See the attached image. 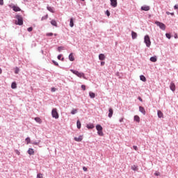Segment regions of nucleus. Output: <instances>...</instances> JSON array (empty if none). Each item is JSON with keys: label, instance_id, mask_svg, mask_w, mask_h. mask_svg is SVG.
Masks as SVG:
<instances>
[{"label": "nucleus", "instance_id": "obj_23", "mask_svg": "<svg viewBox=\"0 0 178 178\" xmlns=\"http://www.w3.org/2000/svg\"><path fill=\"white\" fill-rule=\"evenodd\" d=\"M140 79L141 81H144V82L147 81V78H145V76L144 75H140Z\"/></svg>", "mask_w": 178, "mask_h": 178}, {"label": "nucleus", "instance_id": "obj_3", "mask_svg": "<svg viewBox=\"0 0 178 178\" xmlns=\"http://www.w3.org/2000/svg\"><path fill=\"white\" fill-rule=\"evenodd\" d=\"M72 73L74 74H76L78 77L86 79V75H84V73L83 72H79V71H74L73 70H71Z\"/></svg>", "mask_w": 178, "mask_h": 178}, {"label": "nucleus", "instance_id": "obj_32", "mask_svg": "<svg viewBox=\"0 0 178 178\" xmlns=\"http://www.w3.org/2000/svg\"><path fill=\"white\" fill-rule=\"evenodd\" d=\"M19 70H20L19 69V67H15V74H18Z\"/></svg>", "mask_w": 178, "mask_h": 178}, {"label": "nucleus", "instance_id": "obj_25", "mask_svg": "<svg viewBox=\"0 0 178 178\" xmlns=\"http://www.w3.org/2000/svg\"><path fill=\"white\" fill-rule=\"evenodd\" d=\"M76 126H77V129H81V122H80V120H78L76 122Z\"/></svg>", "mask_w": 178, "mask_h": 178}, {"label": "nucleus", "instance_id": "obj_52", "mask_svg": "<svg viewBox=\"0 0 178 178\" xmlns=\"http://www.w3.org/2000/svg\"><path fill=\"white\" fill-rule=\"evenodd\" d=\"M138 99L140 101V102H143V99L140 97H138Z\"/></svg>", "mask_w": 178, "mask_h": 178}, {"label": "nucleus", "instance_id": "obj_35", "mask_svg": "<svg viewBox=\"0 0 178 178\" xmlns=\"http://www.w3.org/2000/svg\"><path fill=\"white\" fill-rule=\"evenodd\" d=\"M165 37H167V38H168V40H170L172 36L170 35V33H166Z\"/></svg>", "mask_w": 178, "mask_h": 178}, {"label": "nucleus", "instance_id": "obj_24", "mask_svg": "<svg viewBox=\"0 0 178 178\" xmlns=\"http://www.w3.org/2000/svg\"><path fill=\"white\" fill-rule=\"evenodd\" d=\"M17 85L16 84V82H13L11 84V88L15 90V88H17Z\"/></svg>", "mask_w": 178, "mask_h": 178}, {"label": "nucleus", "instance_id": "obj_5", "mask_svg": "<svg viewBox=\"0 0 178 178\" xmlns=\"http://www.w3.org/2000/svg\"><path fill=\"white\" fill-rule=\"evenodd\" d=\"M96 130H97V134L99 136H104V132H102V127L100 124L96 126Z\"/></svg>", "mask_w": 178, "mask_h": 178}, {"label": "nucleus", "instance_id": "obj_58", "mask_svg": "<svg viewBox=\"0 0 178 178\" xmlns=\"http://www.w3.org/2000/svg\"><path fill=\"white\" fill-rule=\"evenodd\" d=\"M172 15H173V13H171Z\"/></svg>", "mask_w": 178, "mask_h": 178}, {"label": "nucleus", "instance_id": "obj_34", "mask_svg": "<svg viewBox=\"0 0 178 178\" xmlns=\"http://www.w3.org/2000/svg\"><path fill=\"white\" fill-rule=\"evenodd\" d=\"M47 37H52L54 35V33H48L46 34Z\"/></svg>", "mask_w": 178, "mask_h": 178}, {"label": "nucleus", "instance_id": "obj_46", "mask_svg": "<svg viewBox=\"0 0 178 178\" xmlns=\"http://www.w3.org/2000/svg\"><path fill=\"white\" fill-rule=\"evenodd\" d=\"M61 58H62V55L60 54V55L58 56V59L59 60H60Z\"/></svg>", "mask_w": 178, "mask_h": 178}, {"label": "nucleus", "instance_id": "obj_55", "mask_svg": "<svg viewBox=\"0 0 178 178\" xmlns=\"http://www.w3.org/2000/svg\"><path fill=\"white\" fill-rule=\"evenodd\" d=\"M0 74H2V69L0 68Z\"/></svg>", "mask_w": 178, "mask_h": 178}, {"label": "nucleus", "instance_id": "obj_9", "mask_svg": "<svg viewBox=\"0 0 178 178\" xmlns=\"http://www.w3.org/2000/svg\"><path fill=\"white\" fill-rule=\"evenodd\" d=\"M74 140L77 141L78 143L83 141V136H79L78 138L75 137Z\"/></svg>", "mask_w": 178, "mask_h": 178}, {"label": "nucleus", "instance_id": "obj_54", "mask_svg": "<svg viewBox=\"0 0 178 178\" xmlns=\"http://www.w3.org/2000/svg\"><path fill=\"white\" fill-rule=\"evenodd\" d=\"M120 122L122 123V122H123V118L120 119Z\"/></svg>", "mask_w": 178, "mask_h": 178}, {"label": "nucleus", "instance_id": "obj_59", "mask_svg": "<svg viewBox=\"0 0 178 178\" xmlns=\"http://www.w3.org/2000/svg\"><path fill=\"white\" fill-rule=\"evenodd\" d=\"M81 1H84V0H81Z\"/></svg>", "mask_w": 178, "mask_h": 178}, {"label": "nucleus", "instance_id": "obj_48", "mask_svg": "<svg viewBox=\"0 0 178 178\" xmlns=\"http://www.w3.org/2000/svg\"><path fill=\"white\" fill-rule=\"evenodd\" d=\"M0 5H3V0H0Z\"/></svg>", "mask_w": 178, "mask_h": 178}, {"label": "nucleus", "instance_id": "obj_29", "mask_svg": "<svg viewBox=\"0 0 178 178\" xmlns=\"http://www.w3.org/2000/svg\"><path fill=\"white\" fill-rule=\"evenodd\" d=\"M89 96L90 97V98H94L95 97V93H94L92 92H90Z\"/></svg>", "mask_w": 178, "mask_h": 178}, {"label": "nucleus", "instance_id": "obj_12", "mask_svg": "<svg viewBox=\"0 0 178 178\" xmlns=\"http://www.w3.org/2000/svg\"><path fill=\"white\" fill-rule=\"evenodd\" d=\"M47 10H49V12H51V13H55V9L54 8V7L47 6Z\"/></svg>", "mask_w": 178, "mask_h": 178}, {"label": "nucleus", "instance_id": "obj_17", "mask_svg": "<svg viewBox=\"0 0 178 178\" xmlns=\"http://www.w3.org/2000/svg\"><path fill=\"white\" fill-rule=\"evenodd\" d=\"M28 154L29 155H34V149L29 148L28 150Z\"/></svg>", "mask_w": 178, "mask_h": 178}, {"label": "nucleus", "instance_id": "obj_28", "mask_svg": "<svg viewBox=\"0 0 178 178\" xmlns=\"http://www.w3.org/2000/svg\"><path fill=\"white\" fill-rule=\"evenodd\" d=\"M150 60H151V62H156V60H157L156 56L151 57Z\"/></svg>", "mask_w": 178, "mask_h": 178}, {"label": "nucleus", "instance_id": "obj_57", "mask_svg": "<svg viewBox=\"0 0 178 178\" xmlns=\"http://www.w3.org/2000/svg\"><path fill=\"white\" fill-rule=\"evenodd\" d=\"M54 35L56 36V33H55Z\"/></svg>", "mask_w": 178, "mask_h": 178}, {"label": "nucleus", "instance_id": "obj_10", "mask_svg": "<svg viewBox=\"0 0 178 178\" xmlns=\"http://www.w3.org/2000/svg\"><path fill=\"white\" fill-rule=\"evenodd\" d=\"M141 10H145V12H148V10H149V6H143L141 7Z\"/></svg>", "mask_w": 178, "mask_h": 178}, {"label": "nucleus", "instance_id": "obj_53", "mask_svg": "<svg viewBox=\"0 0 178 178\" xmlns=\"http://www.w3.org/2000/svg\"><path fill=\"white\" fill-rule=\"evenodd\" d=\"M175 38H178L177 33H175Z\"/></svg>", "mask_w": 178, "mask_h": 178}, {"label": "nucleus", "instance_id": "obj_26", "mask_svg": "<svg viewBox=\"0 0 178 178\" xmlns=\"http://www.w3.org/2000/svg\"><path fill=\"white\" fill-rule=\"evenodd\" d=\"M77 112H78V110L76 108H74V109L72 110L71 114L72 115H76V113H77Z\"/></svg>", "mask_w": 178, "mask_h": 178}, {"label": "nucleus", "instance_id": "obj_18", "mask_svg": "<svg viewBox=\"0 0 178 178\" xmlns=\"http://www.w3.org/2000/svg\"><path fill=\"white\" fill-rule=\"evenodd\" d=\"M51 24L52 26H54L55 27H58V23L56 22V20L53 19L51 21Z\"/></svg>", "mask_w": 178, "mask_h": 178}, {"label": "nucleus", "instance_id": "obj_27", "mask_svg": "<svg viewBox=\"0 0 178 178\" xmlns=\"http://www.w3.org/2000/svg\"><path fill=\"white\" fill-rule=\"evenodd\" d=\"M70 27H73V26H74V22L73 21V18L70 19Z\"/></svg>", "mask_w": 178, "mask_h": 178}, {"label": "nucleus", "instance_id": "obj_37", "mask_svg": "<svg viewBox=\"0 0 178 178\" xmlns=\"http://www.w3.org/2000/svg\"><path fill=\"white\" fill-rule=\"evenodd\" d=\"M48 19V15H46L44 17H42V20H47Z\"/></svg>", "mask_w": 178, "mask_h": 178}, {"label": "nucleus", "instance_id": "obj_47", "mask_svg": "<svg viewBox=\"0 0 178 178\" xmlns=\"http://www.w3.org/2000/svg\"><path fill=\"white\" fill-rule=\"evenodd\" d=\"M83 170H84V172H87V168L83 167Z\"/></svg>", "mask_w": 178, "mask_h": 178}, {"label": "nucleus", "instance_id": "obj_51", "mask_svg": "<svg viewBox=\"0 0 178 178\" xmlns=\"http://www.w3.org/2000/svg\"><path fill=\"white\" fill-rule=\"evenodd\" d=\"M104 65H105V62L102 61V62L101 63V66H104Z\"/></svg>", "mask_w": 178, "mask_h": 178}, {"label": "nucleus", "instance_id": "obj_11", "mask_svg": "<svg viewBox=\"0 0 178 178\" xmlns=\"http://www.w3.org/2000/svg\"><path fill=\"white\" fill-rule=\"evenodd\" d=\"M112 116H113V109L110 108L108 109V118H112Z\"/></svg>", "mask_w": 178, "mask_h": 178}, {"label": "nucleus", "instance_id": "obj_45", "mask_svg": "<svg viewBox=\"0 0 178 178\" xmlns=\"http://www.w3.org/2000/svg\"><path fill=\"white\" fill-rule=\"evenodd\" d=\"M133 148H134V149H135V151H137V149H138V148L136 145H134Z\"/></svg>", "mask_w": 178, "mask_h": 178}, {"label": "nucleus", "instance_id": "obj_8", "mask_svg": "<svg viewBox=\"0 0 178 178\" xmlns=\"http://www.w3.org/2000/svg\"><path fill=\"white\" fill-rule=\"evenodd\" d=\"M170 88L171 91H175L176 90V85H175V83L171 82L170 85Z\"/></svg>", "mask_w": 178, "mask_h": 178}, {"label": "nucleus", "instance_id": "obj_20", "mask_svg": "<svg viewBox=\"0 0 178 178\" xmlns=\"http://www.w3.org/2000/svg\"><path fill=\"white\" fill-rule=\"evenodd\" d=\"M157 115H158V117L160 118H163V113H162V111L159 110L157 111Z\"/></svg>", "mask_w": 178, "mask_h": 178}, {"label": "nucleus", "instance_id": "obj_50", "mask_svg": "<svg viewBox=\"0 0 178 178\" xmlns=\"http://www.w3.org/2000/svg\"><path fill=\"white\" fill-rule=\"evenodd\" d=\"M174 9H178V5H175V6H174Z\"/></svg>", "mask_w": 178, "mask_h": 178}, {"label": "nucleus", "instance_id": "obj_40", "mask_svg": "<svg viewBox=\"0 0 178 178\" xmlns=\"http://www.w3.org/2000/svg\"><path fill=\"white\" fill-rule=\"evenodd\" d=\"M15 154H17V155H20V152L19 150L15 149Z\"/></svg>", "mask_w": 178, "mask_h": 178}, {"label": "nucleus", "instance_id": "obj_22", "mask_svg": "<svg viewBox=\"0 0 178 178\" xmlns=\"http://www.w3.org/2000/svg\"><path fill=\"white\" fill-rule=\"evenodd\" d=\"M35 122H37V123H40V124L42 123V120H41V118H40L38 117L35 118Z\"/></svg>", "mask_w": 178, "mask_h": 178}, {"label": "nucleus", "instance_id": "obj_30", "mask_svg": "<svg viewBox=\"0 0 178 178\" xmlns=\"http://www.w3.org/2000/svg\"><path fill=\"white\" fill-rule=\"evenodd\" d=\"M25 141L26 144H30V143H31V139H30V138L28 137L25 139Z\"/></svg>", "mask_w": 178, "mask_h": 178}, {"label": "nucleus", "instance_id": "obj_19", "mask_svg": "<svg viewBox=\"0 0 178 178\" xmlns=\"http://www.w3.org/2000/svg\"><path fill=\"white\" fill-rule=\"evenodd\" d=\"M69 59L71 62H73V60H74V56H73V53H71L69 55Z\"/></svg>", "mask_w": 178, "mask_h": 178}, {"label": "nucleus", "instance_id": "obj_56", "mask_svg": "<svg viewBox=\"0 0 178 178\" xmlns=\"http://www.w3.org/2000/svg\"><path fill=\"white\" fill-rule=\"evenodd\" d=\"M33 144H34L35 145H38V143H35V142H34Z\"/></svg>", "mask_w": 178, "mask_h": 178}, {"label": "nucleus", "instance_id": "obj_16", "mask_svg": "<svg viewBox=\"0 0 178 178\" xmlns=\"http://www.w3.org/2000/svg\"><path fill=\"white\" fill-rule=\"evenodd\" d=\"M131 37L133 40H136L137 38V33L132 31L131 32Z\"/></svg>", "mask_w": 178, "mask_h": 178}, {"label": "nucleus", "instance_id": "obj_1", "mask_svg": "<svg viewBox=\"0 0 178 178\" xmlns=\"http://www.w3.org/2000/svg\"><path fill=\"white\" fill-rule=\"evenodd\" d=\"M15 18L17 19L15 24H17L18 26H23V17L21 15H16Z\"/></svg>", "mask_w": 178, "mask_h": 178}, {"label": "nucleus", "instance_id": "obj_38", "mask_svg": "<svg viewBox=\"0 0 178 178\" xmlns=\"http://www.w3.org/2000/svg\"><path fill=\"white\" fill-rule=\"evenodd\" d=\"M42 173H39L37 175V178H42Z\"/></svg>", "mask_w": 178, "mask_h": 178}, {"label": "nucleus", "instance_id": "obj_36", "mask_svg": "<svg viewBox=\"0 0 178 178\" xmlns=\"http://www.w3.org/2000/svg\"><path fill=\"white\" fill-rule=\"evenodd\" d=\"M106 15L108 16V17H109L111 16V13L109 12V10H106Z\"/></svg>", "mask_w": 178, "mask_h": 178}, {"label": "nucleus", "instance_id": "obj_13", "mask_svg": "<svg viewBox=\"0 0 178 178\" xmlns=\"http://www.w3.org/2000/svg\"><path fill=\"white\" fill-rule=\"evenodd\" d=\"M13 9L14 12H20V10H22V9H20L19 7H17L16 6H14L13 7Z\"/></svg>", "mask_w": 178, "mask_h": 178}, {"label": "nucleus", "instance_id": "obj_41", "mask_svg": "<svg viewBox=\"0 0 178 178\" xmlns=\"http://www.w3.org/2000/svg\"><path fill=\"white\" fill-rule=\"evenodd\" d=\"M28 31L31 32L33 31V27H29L27 29Z\"/></svg>", "mask_w": 178, "mask_h": 178}, {"label": "nucleus", "instance_id": "obj_21", "mask_svg": "<svg viewBox=\"0 0 178 178\" xmlns=\"http://www.w3.org/2000/svg\"><path fill=\"white\" fill-rule=\"evenodd\" d=\"M134 121L137 122V123H140V117L138 115L134 116Z\"/></svg>", "mask_w": 178, "mask_h": 178}, {"label": "nucleus", "instance_id": "obj_39", "mask_svg": "<svg viewBox=\"0 0 178 178\" xmlns=\"http://www.w3.org/2000/svg\"><path fill=\"white\" fill-rule=\"evenodd\" d=\"M63 47H58V52H60V51H63Z\"/></svg>", "mask_w": 178, "mask_h": 178}, {"label": "nucleus", "instance_id": "obj_43", "mask_svg": "<svg viewBox=\"0 0 178 178\" xmlns=\"http://www.w3.org/2000/svg\"><path fill=\"white\" fill-rule=\"evenodd\" d=\"M53 63H54L55 66H59V64L56 61H53Z\"/></svg>", "mask_w": 178, "mask_h": 178}, {"label": "nucleus", "instance_id": "obj_31", "mask_svg": "<svg viewBox=\"0 0 178 178\" xmlns=\"http://www.w3.org/2000/svg\"><path fill=\"white\" fill-rule=\"evenodd\" d=\"M87 127L88 129H94V124H88Z\"/></svg>", "mask_w": 178, "mask_h": 178}, {"label": "nucleus", "instance_id": "obj_15", "mask_svg": "<svg viewBox=\"0 0 178 178\" xmlns=\"http://www.w3.org/2000/svg\"><path fill=\"white\" fill-rule=\"evenodd\" d=\"M99 60H105V55L104 54H101L99 55Z\"/></svg>", "mask_w": 178, "mask_h": 178}, {"label": "nucleus", "instance_id": "obj_33", "mask_svg": "<svg viewBox=\"0 0 178 178\" xmlns=\"http://www.w3.org/2000/svg\"><path fill=\"white\" fill-rule=\"evenodd\" d=\"M131 169H132V170H138V168H137V167L136 166V165H132V166H131Z\"/></svg>", "mask_w": 178, "mask_h": 178}, {"label": "nucleus", "instance_id": "obj_49", "mask_svg": "<svg viewBox=\"0 0 178 178\" xmlns=\"http://www.w3.org/2000/svg\"><path fill=\"white\" fill-rule=\"evenodd\" d=\"M159 175H160L159 172H155V173H154V175H155V176H159Z\"/></svg>", "mask_w": 178, "mask_h": 178}, {"label": "nucleus", "instance_id": "obj_42", "mask_svg": "<svg viewBox=\"0 0 178 178\" xmlns=\"http://www.w3.org/2000/svg\"><path fill=\"white\" fill-rule=\"evenodd\" d=\"M81 88H82V90H83V91H86V86L85 85H82Z\"/></svg>", "mask_w": 178, "mask_h": 178}, {"label": "nucleus", "instance_id": "obj_6", "mask_svg": "<svg viewBox=\"0 0 178 178\" xmlns=\"http://www.w3.org/2000/svg\"><path fill=\"white\" fill-rule=\"evenodd\" d=\"M155 24H156V26H158L159 27H160V29H161V30H165V29H166V25H165L163 23H162V22H158V21H156V22H155Z\"/></svg>", "mask_w": 178, "mask_h": 178}, {"label": "nucleus", "instance_id": "obj_4", "mask_svg": "<svg viewBox=\"0 0 178 178\" xmlns=\"http://www.w3.org/2000/svg\"><path fill=\"white\" fill-rule=\"evenodd\" d=\"M52 118L55 119H59V113H58V110L56 108H53L51 111Z\"/></svg>", "mask_w": 178, "mask_h": 178}, {"label": "nucleus", "instance_id": "obj_14", "mask_svg": "<svg viewBox=\"0 0 178 178\" xmlns=\"http://www.w3.org/2000/svg\"><path fill=\"white\" fill-rule=\"evenodd\" d=\"M139 111H140V112H141V113H143V115H145L146 112H145V109L144 108V107L139 106Z\"/></svg>", "mask_w": 178, "mask_h": 178}, {"label": "nucleus", "instance_id": "obj_44", "mask_svg": "<svg viewBox=\"0 0 178 178\" xmlns=\"http://www.w3.org/2000/svg\"><path fill=\"white\" fill-rule=\"evenodd\" d=\"M55 91H56V88H51V92H55Z\"/></svg>", "mask_w": 178, "mask_h": 178}, {"label": "nucleus", "instance_id": "obj_7", "mask_svg": "<svg viewBox=\"0 0 178 178\" xmlns=\"http://www.w3.org/2000/svg\"><path fill=\"white\" fill-rule=\"evenodd\" d=\"M111 6L113 8H116L118 6V0H110Z\"/></svg>", "mask_w": 178, "mask_h": 178}, {"label": "nucleus", "instance_id": "obj_2", "mask_svg": "<svg viewBox=\"0 0 178 178\" xmlns=\"http://www.w3.org/2000/svg\"><path fill=\"white\" fill-rule=\"evenodd\" d=\"M144 42L146 44V47L149 48L151 47V39L149 38V35H146L144 38Z\"/></svg>", "mask_w": 178, "mask_h": 178}]
</instances>
